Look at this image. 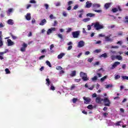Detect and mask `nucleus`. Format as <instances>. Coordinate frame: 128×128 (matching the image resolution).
Instances as JSON below:
<instances>
[{
  "instance_id": "nucleus-48",
  "label": "nucleus",
  "mask_w": 128,
  "mask_h": 128,
  "mask_svg": "<svg viewBox=\"0 0 128 128\" xmlns=\"http://www.w3.org/2000/svg\"><path fill=\"white\" fill-rule=\"evenodd\" d=\"M72 30V28H68L66 32L68 33V32H70Z\"/></svg>"
},
{
  "instance_id": "nucleus-59",
  "label": "nucleus",
  "mask_w": 128,
  "mask_h": 128,
  "mask_svg": "<svg viewBox=\"0 0 128 128\" xmlns=\"http://www.w3.org/2000/svg\"><path fill=\"white\" fill-rule=\"evenodd\" d=\"M94 52H96L97 54H98V52H100V50H98V49L96 50H94Z\"/></svg>"
},
{
  "instance_id": "nucleus-50",
  "label": "nucleus",
  "mask_w": 128,
  "mask_h": 128,
  "mask_svg": "<svg viewBox=\"0 0 128 128\" xmlns=\"http://www.w3.org/2000/svg\"><path fill=\"white\" fill-rule=\"evenodd\" d=\"M74 88H76V86L74 84H72V86H71V88H70V90H74Z\"/></svg>"
},
{
  "instance_id": "nucleus-14",
  "label": "nucleus",
  "mask_w": 128,
  "mask_h": 128,
  "mask_svg": "<svg viewBox=\"0 0 128 128\" xmlns=\"http://www.w3.org/2000/svg\"><path fill=\"white\" fill-rule=\"evenodd\" d=\"M7 42L8 43V46H14V43L10 39H8Z\"/></svg>"
},
{
  "instance_id": "nucleus-47",
  "label": "nucleus",
  "mask_w": 128,
  "mask_h": 128,
  "mask_svg": "<svg viewBox=\"0 0 128 128\" xmlns=\"http://www.w3.org/2000/svg\"><path fill=\"white\" fill-rule=\"evenodd\" d=\"M122 80H128V76H122Z\"/></svg>"
},
{
  "instance_id": "nucleus-6",
  "label": "nucleus",
  "mask_w": 128,
  "mask_h": 128,
  "mask_svg": "<svg viewBox=\"0 0 128 128\" xmlns=\"http://www.w3.org/2000/svg\"><path fill=\"white\" fill-rule=\"evenodd\" d=\"M52 32H56V28H49L47 31V34L50 36Z\"/></svg>"
},
{
  "instance_id": "nucleus-38",
  "label": "nucleus",
  "mask_w": 128,
  "mask_h": 128,
  "mask_svg": "<svg viewBox=\"0 0 128 128\" xmlns=\"http://www.w3.org/2000/svg\"><path fill=\"white\" fill-rule=\"evenodd\" d=\"M92 104H90L87 106V108H88V110H92Z\"/></svg>"
},
{
  "instance_id": "nucleus-28",
  "label": "nucleus",
  "mask_w": 128,
  "mask_h": 128,
  "mask_svg": "<svg viewBox=\"0 0 128 128\" xmlns=\"http://www.w3.org/2000/svg\"><path fill=\"white\" fill-rule=\"evenodd\" d=\"M112 86H112V84H107V85H106V88H112Z\"/></svg>"
},
{
  "instance_id": "nucleus-19",
  "label": "nucleus",
  "mask_w": 128,
  "mask_h": 128,
  "mask_svg": "<svg viewBox=\"0 0 128 128\" xmlns=\"http://www.w3.org/2000/svg\"><path fill=\"white\" fill-rule=\"evenodd\" d=\"M46 22V20L43 19L41 20L39 24L40 26H44Z\"/></svg>"
},
{
  "instance_id": "nucleus-15",
  "label": "nucleus",
  "mask_w": 128,
  "mask_h": 128,
  "mask_svg": "<svg viewBox=\"0 0 128 128\" xmlns=\"http://www.w3.org/2000/svg\"><path fill=\"white\" fill-rule=\"evenodd\" d=\"M70 76L72 78H74V76H76V71L73 70L71 72V73L70 74Z\"/></svg>"
},
{
  "instance_id": "nucleus-2",
  "label": "nucleus",
  "mask_w": 128,
  "mask_h": 128,
  "mask_svg": "<svg viewBox=\"0 0 128 128\" xmlns=\"http://www.w3.org/2000/svg\"><path fill=\"white\" fill-rule=\"evenodd\" d=\"M94 28H95L96 30H102V28H104V26L102 25H100V22H96L94 24Z\"/></svg>"
},
{
  "instance_id": "nucleus-1",
  "label": "nucleus",
  "mask_w": 128,
  "mask_h": 128,
  "mask_svg": "<svg viewBox=\"0 0 128 128\" xmlns=\"http://www.w3.org/2000/svg\"><path fill=\"white\" fill-rule=\"evenodd\" d=\"M80 76L82 78V80L84 82H86L87 80H88V74H86V73H84V72H80Z\"/></svg>"
},
{
  "instance_id": "nucleus-30",
  "label": "nucleus",
  "mask_w": 128,
  "mask_h": 128,
  "mask_svg": "<svg viewBox=\"0 0 128 128\" xmlns=\"http://www.w3.org/2000/svg\"><path fill=\"white\" fill-rule=\"evenodd\" d=\"M90 18H86L83 19V22H90Z\"/></svg>"
},
{
  "instance_id": "nucleus-40",
  "label": "nucleus",
  "mask_w": 128,
  "mask_h": 128,
  "mask_svg": "<svg viewBox=\"0 0 128 128\" xmlns=\"http://www.w3.org/2000/svg\"><path fill=\"white\" fill-rule=\"evenodd\" d=\"M56 70H62V68L60 66H58L56 68Z\"/></svg>"
},
{
  "instance_id": "nucleus-33",
  "label": "nucleus",
  "mask_w": 128,
  "mask_h": 128,
  "mask_svg": "<svg viewBox=\"0 0 128 128\" xmlns=\"http://www.w3.org/2000/svg\"><path fill=\"white\" fill-rule=\"evenodd\" d=\"M10 34L13 40H16L18 38V37L14 36L12 33H10Z\"/></svg>"
},
{
  "instance_id": "nucleus-64",
  "label": "nucleus",
  "mask_w": 128,
  "mask_h": 128,
  "mask_svg": "<svg viewBox=\"0 0 128 128\" xmlns=\"http://www.w3.org/2000/svg\"><path fill=\"white\" fill-rule=\"evenodd\" d=\"M78 8V5L76 4L74 7V10H76Z\"/></svg>"
},
{
  "instance_id": "nucleus-37",
  "label": "nucleus",
  "mask_w": 128,
  "mask_h": 128,
  "mask_svg": "<svg viewBox=\"0 0 128 128\" xmlns=\"http://www.w3.org/2000/svg\"><path fill=\"white\" fill-rule=\"evenodd\" d=\"M12 8H9L7 12V14H10V12H12Z\"/></svg>"
},
{
  "instance_id": "nucleus-51",
  "label": "nucleus",
  "mask_w": 128,
  "mask_h": 128,
  "mask_svg": "<svg viewBox=\"0 0 128 128\" xmlns=\"http://www.w3.org/2000/svg\"><path fill=\"white\" fill-rule=\"evenodd\" d=\"M50 89L52 90H56V88H54V86L52 85V86H51Z\"/></svg>"
},
{
  "instance_id": "nucleus-58",
  "label": "nucleus",
  "mask_w": 128,
  "mask_h": 128,
  "mask_svg": "<svg viewBox=\"0 0 128 128\" xmlns=\"http://www.w3.org/2000/svg\"><path fill=\"white\" fill-rule=\"evenodd\" d=\"M44 6H45L46 10H48V4H44Z\"/></svg>"
},
{
  "instance_id": "nucleus-63",
  "label": "nucleus",
  "mask_w": 128,
  "mask_h": 128,
  "mask_svg": "<svg viewBox=\"0 0 128 128\" xmlns=\"http://www.w3.org/2000/svg\"><path fill=\"white\" fill-rule=\"evenodd\" d=\"M56 24H58V21L55 20V21L54 22V24H53V26H56Z\"/></svg>"
},
{
  "instance_id": "nucleus-57",
  "label": "nucleus",
  "mask_w": 128,
  "mask_h": 128,
  "mask_svg": "<svg viewBox=\"0 0 128 128\" xmlns=\"http://www.w3.org/2000/svg\"><path fill=\"white\" fill-rule=\"evenodd\" d=\"M103 116L104 117L106 118V116H108V113H106V112L103 113Z\"/></svg>"
},
{
  "instance_id": "nucleus-52",
  "label": "nucleus",
  "mask_w": 128,
  "mask_h": 128,
  "mask_svg": "<svg viewBox=\"0 0 128 128\" xmlns=\"http://www.w3.org/2000/svg\"><path fill=\"white\" fill-rule=\"evenodd\" d=\"M126 64H124L122 65V70H126Z\"/></svg>"
},
{
  "instance_id": "nucleus-31",
  "label": "nucleus",
  "mask_w": 128,
  "mask_h": 128,
  "mask_svg": "<svg viewBox=\"0 0 128 128\" xmlns=\"http://www.w3.org/2000/svg\"><path fill=\"white\" fill-rule=\"evenodd\" d=\"M46 64L49 68H52V64H50V61H46Z\"/></svg>"
},
{
  "instance_id": "nucleus-8",
  "label": "nucleus",
  "mask_w": 128,
  "mask_h": 128,
  "mask_svg": "<svg viewBox=\"0 0 128 128\" xmlns=\"http://www.w3.org/2000/svg\"><path fill=\"white\" fill-rule=\"evenodd\" d=\"M102 102H104V98H101L100 97H97L96 99V104H102Z\"/></svg>"
},
{
  "instance_id": "nucleus-43",
  "label": "nucleus",
  "mask_w": 128,
  "mask_h": 128,
  "mask_svg": "<svg viewBox=\"0 0 128 128\" xmlns=\"http://www.w3.org/2000/svg\"><path fill=\"white\" fill-rule=\"evenodd\" d=\"M58 36L59 37L60 40H63L64 38H62V34H58Z\"/></svg>"
},
{
  "instance_id": "nucleus-39",
  "label": "nucleus",
  "mask_w": 128,
  "mask_h": 128,
  "mask_svg": "<svg viewBox=\"0 0 128 128\" xmlns=\"http://www.w3.org/2000/svg\"><path fill=\"white\" fill-rule=\"evenodd\" d=\"M110 56H111V59L112 60H114L115 58H116V56L114 54H110Z\"/></svg>"
},
{
  "instance_id": "nucleus-9",
  "label": "nucleus",
  "mask_w": 128,
  "mask_h": 128,
  "mask_svg": "<svg viewBox=\"0 0 128 128\" xmlns=\"http://www.w3.org/2000/svg\"><path fill=\"white\" fill-rule=\"evenodd\" d=\"M112 35H110L108 36H104V39L106 42H112L114 40V39L110 38V36Z\"/></svg>"
},
{
  "instance_id": "nucleus-25",
  "label": "nucleus",
  "mask_w": 128,
  "mask_h": 128,
  "mask_svg": "<svg viewBox=\"0 0 128 128\" xmlns=\"http://www.w3.org/2000/svg\"><path fill=\"white\" fill-rule=\"evenodd\" d=\"M46 84L48 86L50 84V78H47L46 79Z\"/></svg>"
},
{
  "instance_id": "nucleus-46",
  "label": "nucleus",
  "mask_w": 128,
  "mask_h": 128,
  "mask_svg": "<svg viewBox=\"0 0 128 128\" xmlns=\"http://www.w3.org/2000/svg\"><path fill=\"white\" fill-rule=\"evenodd\" d=\"M30 4H36V0H30Z\"/></svg>"
},
{
  "instance_id": "nucleus-60",
  "label": "nucleus",
  "mask_w": 128,
  "mask_h": 128,
  "mask_svg": "<svg viewBox=\"0 0 128 128\" xmlns=\"http://www.w3.org/2000/svg\"><path fill=\"white\" fill-rule=\"evenodd\" d=\"M46 58V56L42 55L39 57V60H42V58Z\"/></svg>"
},
{
  "instance_id": "nucleus-11",
  "label": "nucleus",
  "mask_w": 128,
  "mask_h": 128,
  "mask_svg": "<svg viewBox=\"0 0 128 128\" xmlns=\"http://www.w3.org/2000/svg\"><path fill=\"white\" fill-rule=\"evenodd\" d=\"M118 64H120V62H116L114 63V64L112 65V70H114V68H116Z\"/></svg>"
},
{
  "instance_id": "nucleus-24",
  "label": "nucleus",
  "mask_w": 128,
  "mask_h": 128,
  "mask_svg": "<svg viewBox=\"0 0 128 128\" xmlns=\"http://www.w3.org/2000/svg\"><path fill=\"white\" fill-rule=\"evenodd\" d=\"M116 58L118 60H122V57L121 56L117 55L116 56Z\"/></svg>"
},
{
  "instance_id": "nucleus-22",
  "label": "nucleus",
  "mask_w": 128,
  "mask_h": 128,
  "mask_svg": "<svg viewBox=\"0 0 128 128\" xmlns=\"http://www.w3.org/2000/svg\"><path fill=\"white\" fill-rule=\"evenodd\" d=\"M100 58H108V54L106 53L102 54L100 56Z\"/></svg>"
},
{
  "instance_id": "nucleus-16",
  "label": "nucleus",
  "mask_w": 128,
  "mask_h": 128,
  "mask_svg": "<svg viewBox=\"0 0 128 128\" xmlns=\"http://www.w3.org/2000/svg\"><path fill=\"white\" fill-rule=\"evenodd\" d=\"M25 18L27 20H30L32 18V16H30V14L28 13L26 16H25Z\"/></svg>"
},
{
  "instance_id": "nucleus-5",
  "label": "nucleus",
  "mask_w": 128,
  "mask_h": 128,
  "mask_svg": "<svg viewBox=\"0 0 128 128\" xmlns=\"http://www.w3.org/2000/svg\"><path fill=\"white\" fill-rule=\"evenodd\" d=\"M118 10H119V12H122V8H120V6H118V8H113L112 10V12L114 13L118 12Z\"/></svg>"
},
{
  "instance_id": "nucleus-56",
  "label": "nucleus",
  "mask_w": 128,
  "mask_h": 128,
  "mask_svg": "<svg viewBox=\"0 0 128 128\" xmlns=\"http://www.w3.org/2000/svg\"><path fill=\"white\" fill-rule=\"evenodd\" d=\"M73 4L72 1L70 0V1H69V2H68V6H70V4Z\"/></svg>"
},
{
  "instance_id": "nucleus-26",
  "label": "nucleus",
  "mask_w": 128,
  "mask_h": 128,
  "mask_svg": "<svg viewBox=\"0 0 128 128\" xmlns=\"http://www.w3.org/2000/svg\"><path fill=\"white\" fill-rule=\"evenodd\" d=\"M107 78H108V76H105L104 77H102V78H101L100 80L102 82H104L106 80Z\"/></svg>"
},
{
  "instance_id": "nucleus-32",
  "label": "nucleus",
  "mask_w": 128,
  "mask_h": 128,
  "mask_svg": "<svg viewBox=\"0 0 128 128\" xmlns=\"http://www.w3.org/2000/svg\"><path fill=\"white\" fill-rule=\"evenodd\" d=\"M5 72L6 74H10V70H8V68L5 69Z\"/></svg>"
},
{
  "instance_id": "nucleus-54",
  "label": "nucleus",
  "mask_w": 128,
  "mask_h": 128,
  "mask_svg": "<svg viewBox=\"0 0 128 128\" xmlns=\"http://www.w3.org/2000/svg\"><path fill=\"white\" fill-rule=\"evenodd\" d=\"M76 100H78V99L76 98H74L72 99V102H74V104L76 102Z\"/></svg>"
},
{
  "instance_id": "nucleus-3",
  "label": "nucleus",
  "mask_w": 128,
  "mask_h": 128,
  "mask_svg": "<svg viewBox=\"0 0 128 128\" xmlns=\"http://www.w3.org/2000/svg\"><path fill=\"white\" fill-rule=\"evenodd\" d=\"M103 102L104 104V106H110V100H108V98H105L103 99Z\"/></svg>"
},
{
  "instance_id": "nucleus-23",
  "label": "nucleus",
  "mask_w": 128,
  "mask_h": 128,
  "mask_svg": "<svg viewBox=\"0 0 128 128\" xmlns=\"http://www.w3.org/2000/svg\"><path fill=\"white\" fill-rule=\"evenodd\" d=\"M8 24H10V26H12L14 24V22L12 20L10 19L8 20Z\"/></svg>"
},
{
  "instance_id": "nucleus-21",
  "label": "nucleus",
  "mask_w": 128,
  "mask_h": 128,
  "mask_svg": "<svg viewBox=\"0 0 128 128\" xmlns=\"http://www.w3.org/2000/svg\"><path fill=\"white\" fill-rule=\"evenodd\" d=\"M4 54H6V51L0 52V60H4V57H2V56H4Z\"/></svg>"
},
{
  "instance_id": "nucleus-4",
  "label": "nucleus",
  "mask_w": 128,
  "mask_h": 128,
  "mask_svg": "<svg viewBox=\"0 0 128 128\" xmlns=\"http://www.w3.org/2000/svg\"><path fill=\"white\" fill-rule=\"evenodd\" d=\"M72 36L74 38H78L80 36V31L73 32H72Z\"/></svg>"
},
{
  "instance_id": "nucleus-18",
  "label": "nucleus",
  "mask_w": 128,
  "mask_h": 128,
  "mask_svg": "<svg viewBox=\"0 0 128 128\" xmlns=\"http://www.w3.org/2000/svg\"><path fill=\"white\" fill-rule=\"evenodd\" d=\"M66 56V54L64 53H60L59 55L58 56V60H60V58H62L63 56Z\"/></svg>"
},
{
  "instance_id": "nucleus-41",
  "label": "nucleus",
  "mask_w": 128,
  "mask_h": 128,
  "mask_svg": "<svg viewBox=\"0 0 128 128\" xmlns=\"http://www.w3.org/2000/svg\"><path fill=\"white\" fill-rule=\"evenodd\" d=\"M50 20H54V18H56V17L54 16V15L52 14H51L50 16Z\"/></svg>"
},
{
  "instance_id": "nucleus-27",
  "label": "nucleus",
  "mask_w": 128,
  "mask_h": 128,
  "mask_svg": "<svg viewBox=\"0 0 128 128\" xmlns=\"http://www.w3.org/2000/svg\"><path fill=\"white\" fill-rule=\"evenodd\" d=\"M4 46V42H2V38L0 36V46Z\"/></svg>"
},
{
  "instance_id": "nucleus-13",
  "label": "nucleus",
  "mask_w": 128,
  "mask_h": 128,
  "mask_svg": "<svg viewBox=\"0 0 128 128\" xmlns=\"http://www.w3.org/2000/svg\"><path fill=\"white\" fill-rule=\"evenodd\" d=\"M84 46V41L81 40L78 43V48H82Z\"/></svg>"
},
{
  "instance_id": "nucleus-10",
  "label": "nucleus",
  "mask_w": 128,
  "mask_h": 128,
  "mask_svg": "<svg viewBox=\"0 0 128 128\" xmlns=\"http://www.w3.org/2000/svg\"><path fill=\"white\" fill-rule=\"evenodd\" d=\"M84 102V104H90V98H86V97H84L83 98Z\"/></svg>"
},
{
  "instance_id": "nucleus-45",
  "label": "nucleus",
  "mask_w": 128,
  "mask_h": 128,
  "mask_svg": "<svg viewBox=\"0 0 128 128\" xmlns=\"http://www.w3.org/2000/svg\"><path fill=\"white\" fill-rule=\"evenodd\" d=\"M116 54V51H112V50H111L110 52V54Z\"/></svg>"
},
{
  "instance_id": "nucleus-17",
  "label": "nucleus",
  "mask_w": 128,
  "mask_h": 128,
  "mask_svg": "<svg viewBox=\"0 0 128 128\" xmlns=\"http://www.w3.org/2000/svg\"><path fill=\"white\" fill-rule=\"evenodd\" d=\"M110 4H112L111 2L105 4L104 7L106 8V10H108V8H110Z\"/></svg>"
},
{
  "instance_id": "nucleus-12",
  "label": "nucleus",
  "mask_w": 128,
  "mask_h": 128,
  "mask_svg": "<svg viewBox=\"0 0 128 128\" xmlns=\"http://www.w3.org/2000/svg\"><path fill=\"white\" fill-rule=\"evenodd\" d=\"M93 10H96V8H98L100 6V4H94L92 5Z\"/></svg>"
},
{
  "instance_id": "nucleus-62",
  "label": "nucleus",
  "mask_w": 128,
  "mask_h": 128,
  "mask_svg": "<svg viewBox=\"0 0 128 128\" xmlns=\"http://www.w3.org/2000/svg\"><path fill=\"white\" fill-rule=\"evenodd\" d=\"M72 48V46H70L68 48V50H70Z\"/></svg>"
},
{
  "instance_id": "nucleus-49",
  "label": "nucleus",
  "mask_w": 128,
  "mask_h": 128,
  "mask_svg": "<svg viewBox=\"0 0 128 128\" xmlns=\"http://www.w3.org/2000/svg\"><path fill=\"white\" fill-rule=\"evenodd\" d=\"M62 15L64 16H67L68 14H66V12L65 11H63Z\"/></svg>"
},
{
  "instance_id": "nucleus-34",
  "label": "nucleus",
  "mask_w": 128,
  "mask_h": 128,
  "mask_svg": "<svg viewBox=\"0 0 128 128\" xmlns=\"http://www.w3.org/2000/svg\"><path fill=\"white\" fill-rule=\"evenodd\" d=\"M120 123H122V121H118L114 124L116 126H120Z\"/></svg>"
},
{
  "instance_id": "nucleus-35",
  "label": "nucleus",
  "mask_w": 128,
  "mask_h": 128,
  "mask_svg": "<svg viewBox=\"0 0 128 128\" xmlns=\"http://www.w3.org/2000/svg\"><path fill=\"white\" fill-rule=\"evenodd\" d=\"M94 12H102V10H93Z\"/></svg>"
},
{
  "instance_id": "nucleus-7",
  "label": "nucleus",
  "mask_w": 128,
  "mask_h": 128,
  "mask_svg": "<svg viewBox=\"0 0 128 128\" xmlns=\"http://www.w3.org/2000/svg\"><path fill=\"white\" fill-rule=\"evenodd\" d=\"M86 5L85 6V8H90L92 6V3L90 1H88L86 2Z\"/></svg>"
},
{
  "instance_id": "nucleus-20",
  "label": "nucleus",
  "mask_w": 128,
  "mask_h": 128,
  "mask_svg": "<svg viewBox=\"0 0 128 128\" xmlns=\"http://www.w3.org/2000/svg\"><path fill=\"white\" fill-rule=\"evenodd\" d=\"M96 14L92 13H88L86 14V16H89L90 18H94Z\"/></svg>"
},
{
  "instance_id": "nucleus-42",
  "label": "nucleus",
  "mask_w": 128,
  "mask_h": 128,
  "mask_svg": "<svg viewBox=\"0 0 128 128\" xmlns=\"http://www.w3.org/2000/svg\"><path fill=\"white\" fill-rule=\"evenodd\" d=\"M22 48H28V44L26 43H24L22 45Z\"/></svg>"
},
{
  "instance_id": "nucleus-61",
  "label": "nucleus",
  "mask_w": 128,
  "mask_h": 128,
  "mask_svg": "<svg viewBox=\"0 0 128 128\" xmlns=\"http://www.w3.org/2000/svg\"><path fill=\"white\" fill-rule=\"evenodd\" d=\"M20 50L22 52H26V48H24V47H22L20 48Z\"/></svg>"
},
{
  "instance_id": "nucleus-36",
  "label": "nucleus",
  "mask_w": 128,
  "mask_h": 128,
  "mask_svg": "<svg viewBox=\"0 0 128 128\" xmlns=\"http://www.w3.org/2000/svg\"><path fill=\"white\" fill-rule=\"evenodd\" d=\"M120 78V76L118 74L114 76V80H118V78Z\"/></svg>"
},
{
  "instance_id": "nucleus-29",
  "label": "nucleus",
  "mask_w": 128,
  "mask_h": 128,
  "mask_svg": "<svg viewBox=\"0 0 128 128\" xmlns=\"http://www.w3.org/2000/svg\"><path fill=\"white\" fill-rule=\"evenodd\" d=\"M92 82H96V80H98V76H94L93 78H92Z\"/></svg>"
},
{
  "instance_id": "nucleus-44",
  "label": "nucleus",
  "mask_w": 128,
  "mask_h": 128,
  "mask_svg": "<svg viewBox=\"0 0 128 128\" xmlns=\"http://www.w3.org/2000/svg\"><path fill=\"white\" fill-rule=\"evenodd\" d=\"M125 19L126 20L125 21H124V22H125V24H128V16H126L125 17Z\"/></svg>"
},
{
  "instance_id": "nucleus-55",
  "label": "nucleus",
  "mask_w": 128,
  "mask_h": 128,
  "mask_svg": "<svg viewBox=\"0 0 128 128\" xmlns=\"http://www.w3.org/2000/svg\"><path fill=\"white\" fill-rule=\"evenodd\" d=\"M30 6H32V4H28L26 5V10H28V8H30Z\"/></svg>"
},
{
  "instance_id": "nucleus-53",
  "label": "nucleus",
  "mask_w": 128,
  "mask_h": 128,
  "mask_svg": "<svg viewBox=\"0 0 128 128\" xmlns=\"http://www.w3.org/2000/svg\"><path fill=\"white\" fill-rule=\"evenodd\" d=\"M100 70H102V72H104V68H100L98 70L97 72H100Z\"/></svg>"
}]
</instances>
